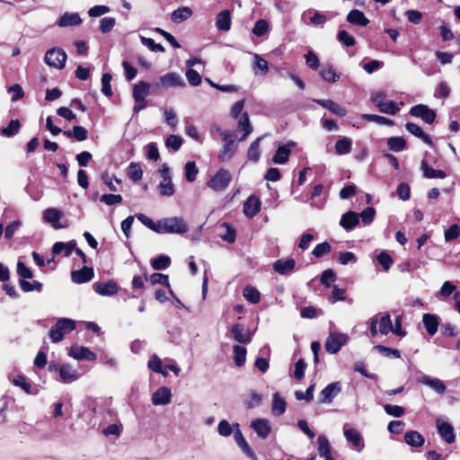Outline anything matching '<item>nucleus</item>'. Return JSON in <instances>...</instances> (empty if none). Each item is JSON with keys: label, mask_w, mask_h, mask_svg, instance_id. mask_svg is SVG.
Segmentation results:
<instances>
[{"label": "nucleus", "mask_w": 460, "mask_h": 460, "mask_svg": "<svg viewBox=\"0 0 460 460\" xmlns=\"http://www.w3.org/2000/svg\"><path fill=\"white\" fill-rule=\"evenodd\" d=\"M405 442L411 447H420L424 443V438L418 431H408L404 435Z\"/></svg>", "instance_id": "nucleus-40"}, {"label": "nucleus", "mask_w": 460, "mask_h": 460, "mask_svg": "<svg viewBox=\"0 0 460 460\" xmlns=\"http://www.w3.org/2000/svg\"><path fill=\"white\" fill-rule=\"evenodd\" d=\"M262 138L263 137H259L251 144L247 152V157L249 160L253 162L259 161L261 156L260 143L262 140Z\"/></svg>", "instance_id": "nucleus-44"}, {"label": "nucleus", "mask_w": 460, "mask_h": 460, "mask_svg": "<svg viewBox=\"0 0 460 460\" xmlns=\"http://www.w3.org/2000/svg\"><path fill=\"white\" fill-rule=\"evenodd\" d=\"M313 101L339 117H344L347 114L343 107L332 100L314 99Z\"/></svg>", "instance_id": "nucleus-18"}, {"label": "nucleus", "mask_w": 460, "mask_h": 460, "mask_svg": "<svg viewBox=\"0 0 460 460\" xmlns=\"http://www.w3.org/2000/svg\"><path fill=\"white\" fill-rule=\"evenodd\" d=\"M160 83L164 88L185 86V82L182 77L175 72H170L161 76Z\"/></svg>", "instance_id": "nucleus-14"}, {"label": "nucleus", "mask_w": 460, "mask_h": 460, "mask_svg": "<svg viewBox=\"0 0 460 460\" xmlns=\"http://www.w3.org/2000/svg\"><path fill=\"white\" fill-rule=\"evenodd\" d=\"M261 205V202L258 197L250 196L243 203V214L249 218L253 217L260 212Z\"/></svg>", "instance_id": "nucleus-13"}, {"label": "nucleus", "mask_w": 460, "mask_h": 460, "mask_svg": "<svg viewBox=\"0 0 460 460\" xmlns=\"http://www.w3.org/2000/svg\"><path fill=\"white\" fill-rule=\"evenodd\" d=\"M171 260L166 255H159L151 261V265L154 270H165L170 266Z\"/></svg>", "instance_id": "nucleus-52"}, {"label": "nucleus", "mask_w": 460, "mask_h": 460, "mask_svg": "<svg viewBox=\"0 0 460 460\" xmlns=\"http://www.w3.org/2000/svg\"><path fill=\"white\" fill-rule=\"evenodd\" d=\"M146 151V156L150 161H158L160 158L159 150L155 143H149L144 147Z\"/></svg>", "instance_id": "nucleus-55"}, {"label": "nucleus", "mask_w": 460, "mask_h": 460, "mask_svg": "<svg viewBox=\"0 0 460 460\" xmlns=\"http://www.w3.org/2000/svg\"><path fill=\"white\" fill-rule=\"evenodd\" d=\"M59 375L62 382L69 384L79 378V374L69 364H63L59 368Z\"/></svg>", "instance_id": "nucleus-22"}, {"label": "nucleus", "mask_w": 460, "mask_h": 460, "mask_svg": "<svg viewBox=\"0 0 460 460\" xmlns=\"http://www.w3.org/2000/svg\"><path fill=\"white\" fill-rule=\"evenodd\" d=\"M111 79L112 76L109 73L103 74L102 76V93L107 97L112 95V90L111 86Z\"/></svg>", "instance_id": "nucleus-59"}, {"label": "nucleus", "mask_w": 460, "mask_h": 460, "mask_svg": "<svg viewBox=\"0 0 460 460\" xmlns=\"http://www.w3.org/2000/svg\"><path fill=\"white\" fill-rule=\"evenodd\" d=\"M82 22L83 20L81 19L79 13L66 12L58 19V21L57 22V25L61 28L77 26L80 25Z\"/></svg>", "instance_id": "nucleus-17"}, {"label": "nucleus", "mask_w": 460, "mask_h": 460, "mask_svg": "<svg viewBox=\"0 0 460 460\" xmlns=\"http://www.w3.org/2000/svg\"><path fill=\"white\" fill-rule=\"evenodd\" d=\"M234 427L235 428L234 429V440L236 442V444L245 452L247 453V456L249 457H252V454L251 452V449L244 438V437L243 436V433L242 431L240 430L239 429V425L236 423V424H234Z\"/></svg>", "instance_id": "nucleus-38"}, {"label": "nucleus", "mask_w": 460, "mask_h": 460, "mask_svg": "<svg viewBox=\"0 0 460 460\" xmlns=\"http://www.w3.org/2000/svg\"><path fill=\"white\" fill-rule=\"evenodd\" d=\"M172 393L168 387L158 388L152 395L154 405H166L171 402Z\"/></svg>", "instance_id": "nucleus-16"}, {"label": "nucleus", "mask_w": 460, "mask_h": 460, "mask_svg": "<svg viewBox=\"0 0 460 460\" xmlns=\"http://www.w3.org/2000/svg\"><path fill=\"white\" fill-rule=\"evenodd\" d=\"M341 385L340 382H332L325 386L319 394L320 403H331L332 400L341 393Z\"/></svg>", "instance_id": "nucleus-9"}, {"label": "nucleus", "mask_w": 460, "mask_h": 460, "mask_svg": "<svg viewBox=\"0 0 460 460\" xmlns=\"http://www.w3.org/2000/svg\"><path fill=\"white\" fill-rule=\"evenodd\" d=\"M233 350L235 365L237 367H242L246 360V349L240 345H234Z\"/></svg>", "instance_id": "nucleus-51"}, {"label": "nucleus", "mask_w": 460, "mask_h": 460, "mask_svg": "<svg viewBox=\"0 0 460 460\" xmlns=\"http://www.w3.org/2000/svg\"><path fill=\"white\" fill-rule=\"evenodd\" d=\"M73 282L82 284L90 281L93 278V270L84 267L81 270H74L71 274Z\"/></svg>", "instance_id": "nucleus-20"}, {"label": "nucleus", "mask_w": 460, "mask_h": 460, "mask_svg": "<svg viewBox=\"0 0 460 460\" xmlns=\"http://www.w3.org/2000/svg\"><path fill=\"white\" fill-rule=\"evenodd\" d=\"M294 146H295L294 142H289L286 145L280 146L277 149V151L272 158L273 163L277 164H286L288 161V157L291 154V147H293Z\"/></svg>", "instance_id": "nucleus-15"}, {"label": "nucleus", "mask_w": 460, "mask_h": 460, "mask_svg": "<svg viewBox=\"0 0 460 460\" xmlns=\"http://www.w3.org/2000/svg\"><path fill=\"white\" fill-rule=\"evenodd\" d=\"M359 216L358 213L349 211L342 215L340 225L346 230H351L359 223Z\"/></svg>", "instance_id": "nucleus-28"}, {"label": "nucleus", "mask_w": 460, "mask_h": 460, "mask_svg": "<svg viewBox=\"0 0 460 460\" xmlns=\"http://www.w3.org/2000/svg\"><path fill=\"white\" fill-rule=\"evenodd\" d=\"M93 288L95 292L101 296H113L117 294L119 290L117 284L112 280L105 283H95Z\"/></svg>", "instance_id": "nucleus-19"}, {"label": "nucleus", "mask_w": 460, "mask_h": 460, "mask_svg": "<svg viewBox=\"0 0 460 460\" xmlns=\"http://www.w3.org/2000/svg\"><path fill=\"white\" fill-rule=\"evenodd\" d=\"M74 244L72 243H62L58 242L52 247V252L54 254L64 253L66 257H69L73 252Z\"/></svg>", "instance_id": "nucleus-45"}, {"label": "nucleus", "mask_w": 460, "mask_h": 460, "mask_svg": "<svg viewBox=\"0 0 460 460\" xmlns=\"http://www.w3.org/2000/svg\"><path fill=\"white\" fill-rule=\"evenodd\" d=\"M437 429L439 436L447 443L451 444L456 440V435L453 426L440 420H437Z\"/></svg>", "instance_id": "nucleus-12"}, {"label": "nucleus", "mask_w": 460, "mask_h": 460, "mask_svg": "<svg viewBox=\"0 0 460 460\" xmlns=\"http://www.w3.org/2000/svg\"><path fill=\"white\" fill-rule=\"evenodd\" d=\"M231 333L235 341L248 344L252 341V333L241 323H235L231 328Z\"/></svg>", "instance_id": "nucleus-10"}, {"label": "nucleus", "mask_w": 460, "mask_h": 460, "mask_svg": "<svg viewBox=\"0 0 460 460\" xmlns=\"http://www.w3.org/2000/svg\"><path fill=\"white\" fill-rule=\"evenodd\" d=\"M347 21L354 25L367 26L369 20L365 16L363 12L354 9L351 10L347 15Z\"/></svg>", "instance_id": "nucleus-32"}, {"label": "nucleus", "mask_w": 460, "mask_h": 460, "mask_svg": "<svg viewBox=\"0 0 460 460\" xmlns=\"http://www.w3.org/2000/svg\"><path fill=\"white\" fill-rule=\"evenodd\" d=\"M409 113L416 118L421 119L428 124H432L436 119V112L425 104H417L410 109Z\"/></svg>", "instance_id": "nucleus-8"}, {"label": "nucleus", "mask_w": 460, "mask_h": 460, "mask_svg": "<svg viewBox=\"0 0 460 460\" xmlns=\"http://www.w3.org/2000/svg\"><path fill=\"white\" fill-rule=\"evenodd\" d=\"M377 261L385 271L389 270L394 262L393 258L385 251L381 252L377 255Z\"/></svg>", "instance_id": "nucleus-60"}, {"label": "nucleus", "mask_w": 460, "mask_h": 460, "mask_svg": "<svg viewBox=\"0 0 460 460\" xmlns=\"http://www.w3.org/2000/svg\"><path fill=\"white\" fill-rule=\"evenodd\" d=\"M420 170L422 171L423 177L428 179H444L446 178L447 174L442 170H436L431 168L426 159H422L420 163Z\"/></svg>", "instance_id": "nucleus-25"}, {"label": "nucleus", "mask_w": 460, "mask_h": 460, "mask_svg": "<svg viewBox=\"0 0 460 460\" xmlns=\"http://www.w3.org/2000/svg\"><path fill=\"white\" fill-rule=\"evenodd\" d=\"M319 456L325 460H333L331 456V447L328 439L324 436L317 438Z\"/></svg>", "instance_id": "nucleus-35"}, {"label": "nucleus", "mask_w": 460, "mask_h": 460, "mask_svg": "<svg viewBox=\"0 0 460 460\" xmlns=\"http://www.w3.org/2000/svg\"><path fill=\"white\" fill-rule=\"evenodd\" d=\"M148 367L155 373L162 374L164 376H167V373L162 369V360L156 355L151 357L148 361Z\"/></svg>", "instance_id": "nucleus-61"}, {"label": "nucleus", "mask_w": 460, "mask_h": 460, "mask_svg": "<svg viewBox=\"0 0 460 460\" xmlns=\"http://www.w3.org/2000/svg\"><path fill=\"white\" fill-rule=\"evenodd\" d=\"M320 75L322 78L328 83H334L338 81L340 77L331 66H323L320 71Z\"/></svg>", "instance_id": "nucleus-48"}, {"label": "nucleus", "mask_w": 460, "mask_h": 460, "mask_svg": "<svg viewBox=\"0 0 460 460\" xmlns=\"http://www.w3.org/2000/svg\"><path fill=\"white\" fill-rule=\"evenodd\" d=\"M69 356L75 359L95 360L96 355L85 347H73L69 351Z\"/></svg>", "instance_id": "nucleus-24"}, {"label": "nucleus", "mask_w": 460, "mask_h": 460, "mask_svg": "<svg viewBox=\"0 0 460 460\" xmlns=\"http://www.w3.org/2000/svg\"><path fill=\"white\" fill-rule=\"evenodd\" d=\"M66 54L62 49L53 48L46 52L44 60L48 66L62 69L66 65Z\"/></svg>", "instance_id": "nucleus-6"}, {"label": "nucleus", "mask_w": 460, "mask_h": 460, "mask_svg": "<svg viewBox=\"0 0 460 460\" xmlns=\"http://www.w3.org/2000/svg\"><path fill=\"white\" fill-rule=\"evenodd\" d=\"M235 148V144L225 143L218 155L219 160L222 162L229 160L234 155Z\"/></svg>", "instance_id": "nucleus-50"}, {"label": "nucleus", "mask_w": 460, "mask_h": 460, "mask_svg": "<svg viewBox=\"0 0 460 460\" xmlns=\"http://www.w3.org/2000/svg\"><path fill=\"white\" fill-rule=\"evenodd\" d=\"M296 265L294 259L278 260L273 264V270L281 275L289 274L293 271Z\"/></svg>", "instance_id": "nucleus-23"}, {"label": "nucleus", "mask_w": 460, "mask_h": 460, "mask_svg": "<svg viewBox=\"0 0 460 460\" xmlns=\"http://www.w3.org/2000/svg\"><path fill=\"white\" fill-rule=\"evenodd\" d=\"M380 112L386 113L389 115H395L399 111V108L396 105V102L393 101H385L381 103L378 108Z\"/></svg>", "instance_id": "nucleus-58"}, {"label": "nucleus", "mask_w": 460, "mask_h": 460, "mask_svg": "<svg viewBox=\"0 0 460 460\" xmlns=\"http://www.w3.org/2000/svg\"><path fill=\"white\" fill-rule=\"evenodd\" d=\"M231 23V13L229 10H224L217 15L216 26L219 31H229Z\"/></svg>", "instance_id": "nucleus-30"}, {"label": "nucleus", "mask_w": 460, "mask_h": 460, "mask_svg": "<svg viewBox=\"0 0 460 460\" xmlns=\"http://www.w3.org/2000/svg\"><path fill=\"white\" fill-rule=\"evenodd\" d=\"M377 324L378 331L382 335H386L393 330L392 320L388 314H382Z\"/></svg>", "instance_id": "nucleus-43"}, {"label": "nucleus", "mask_w": 460, "mask_h": 460, "mask_svg": "<svg viewBox=\"0 0 460 460\" xmlns=\"http://www.w3.org/2000/svg\"><path fill=\"white\" fill-rule=\"evenodd\" d=\"M185 178L189 182H193L198 175L199 170L196 166L195 162L189 161L186 163L185 167Z\"/></svg>", "instance_id": "nucleus-53"}, {"label": "nucleus", "mask_w": 460, "mask_h": 460, "mask_svg": "<svg viewBox=\"0 0 460 460\" xmlns=\"http://www.w3.org/2000/svg\"><path fill=\"white\" fill-rule=\"evenodd\" d=\"M232 181L231 173L226 169H219L208 181L207 185L215 191L225 190Z\"/></svg>", "instance_id": "nucleus-4"}, {"label": "nucleus", "mask_w": 460, "mask_h": 460, "mask_svg": "<svg viewBox=\"0 0 460 460\" xmlns=\"http://www.w3.org/2000/svg\"><path fill=\"white\" fill-rule=\"evenodd\" d=\"M420 382L425 385H428L439 394H443L446 391V385H444L443 381L438 378H431L429 376H423L420 377Z\"/></svg>", "instance_id": "nucleus-27"}, {"label": "nucleus", "mask_w": 460, "mask_h": 460, "mask_svg": "<svg viewBox=\"0 0 460 460\" xmlns=\"http://www.w3.org/2000/svg\"><path fill=\"white\" fill-rule=\"evenodd\" d=\"M189 230L188 224L182 217H172L160 220L159 234H184Z\"/></svg>", "instance_id": "nucleus-1"}, {"label": "nucleus", "mask_w": 460, "mask_h": 460, "mask_svg": "<svg viewBox=\"0 0 460 460\" xmlns=\"http://www.w3.org/2000/svg\"><path fill=\"white\" fill-rule=\"evenodd\" d=\"M192 15V10L188 6L179 7L172 13L171 19L175 23H181Z\"/></svg>", "instance_id": "nucleus-34"}, {"label": "nucleus", "mask_w": 460, "mask_h": 460, "mask_svg": "<svg viewBox=\"0 0 460 460\" xmlns=\"http://www.w3.org/2000/svg\"><path fill=\"white\" fill-rule=\"evenodd\" d=\"M405 128L408 132H410L413 136L420 138L427 145H429V146L433 145V142H432V139L430 138V137L429 135L425 134L423 132L422 128L419 125H417L415 123L408 122V123H406Z\"/></svg>", "instance_id": "nucleus-29"}, {"label": "nucleus", "mask_w": 460, "mask_h": 460, "mask_svg": "<svg viewBox=\"0 0 460 460\" xmlns=\"http://www.w3.org/2000/svg\"><path fill=\"white\" fill-rule=\"evenodd\" d=\"M460 235V227L458 225L454 224L451 225L446 231H445V240L447 242H450L453 240H456Z\"/></svg>", "instance_id": "nucleus-64"}, {"label": "nucleus", "mask_w": 460, "mask_h": 460, "mask_svg": "<svg viewBox=\"0 0 460 460\" xmlns=\"http://www.w3.org/2000/svg\"><path fill=\"white\" fill-rule=\"evenodd\" d=\"M387 146L394 152H401L406 146V142L402 137H392L387 139Z\"/></svg>", "instance_id": "nucleus-46"}, {"label": "nucleus", "mask_w": 460, "mask_h": 460, "mask_svg": "<svg viewBox=\"0 0 460 460\" xmlns=\"http://www.w3.org/2000/svg\"><path fill=\"white\" fill-rule=\"evenodd\" d=\"M19 285L23 292H31L33 290L40 291L42 288V284L37 280L33 282L26 281L25 279H20Z\"/></svg>", "instance_id": "nucleus-56"}, {"label": "nucleus", "mask_w": 460, "mask_h": 460, "mask_svg": "<svg viewBox=\"0 0 460 460\" xmlns=\"http://www.w3.org/2000/svg\"><path fill=\"white\" fill-rule=\"evenodd\" d=\"M243 296L246 300L251 302L252 304H257L260 302L261 294L257 288L252 286H247L243 289Z\"/></svg>", "instance_id": "nucleus-49"}, {"label": "nucleus", "mask_w": 460, "mask_h": 460, "mask_svg": "<svg viewBox=\"0 0 460 460\" xmlns=\"http://www.w3.org/2000/svg\"><path fill=\"white\" fill-rule=\"evenodd\" d=\"M352 147V140L349 137H341L335 143V152L337 155H342L350 153Z\"/></svg>", "instance_id": "nucleus-39"}, {"label": "nucleus", "mask_w": 460, "mask_h": 460, "mask_svg": "<svg viewBox=\"0 0 460 460\" xmlns=\"http://www.w3.org/2000/svg\"><path fill=\"white\" fill-rule=\"evenodd\" d=\"M21 123L18 119H12L7 127L0 128V135L5 137H12L18 134Z\"/></svg>", "instance_id": "nucleus-41"}, {"label": "nucleus", "mask_w": 460, "mask_h": 460, "mask_svg": "<svg viewBox=\"0 0 460 460\" xmlns=\"http://www.w3.org/2000/svg\"><path fill=\"white\" fill-rule=\"evenodd\" d=\"M75 328V322L69 318H59L49 331V338L57 343L63 340L64 336L70 333Z\"/></svg>", "instance_id": "nucleus-2"}, {"label": "nucleus", "mask_w": 460, "mask_h": 460, "mask_svg": "<svg viewBox=\"0 0 460 460\" xmlns=\"http://www.w3.org/2000/svg\"><path fill=\"white\" fill-rule=\"evenodd\" d=\"M251 427L261 438H267L270 431V423L265 419H257L253 420L251 424Z\"/></svg>", "instance_id": "nucleus-26"}, {"label": "nucleus", "mask_w": 460, "mask_h": 460, "mask_svg": "<svg viewBox=\"0 0 460 460\" xmlns=\"http://www.w3.org/2000/svg\"><path fill=\"white\" fill-rule=\"evenodd\" d=\"M343 435L350 448L360 452L364 448V439L358 430L350 427L348 423L343 426Z\"/></svg>", "instance_id": "nucleus-5"}, {"label": "nucleus", "mask_w": 460, "mask_h": 460, "mask_svg": "<svg viewBox=\"0 0 460 460\" xmlns=\"http://www.w3.org/2000/svg\"><path fill=\"white\" fill-rule=\"evenodd\" d=\"M347 341V334L331 332L325 342V349L330 354H335L346 344Z\"/></svg>", "instance_id": "nucleus-7"}, {"label": "nucleus", "mask_w": 460, "mask_h": 460, "mask_svg": "<svg viewBox=\"0 0 460 460\" xmlns=\"http://www.w3.org/2000/svg\"><path fill=\"white\" fill-rule=\"evenodd\" d=\"M128 176L134 182H138L143 177V170L137 163L131 162L128 167Z\"/></svg>", "instance_id": "nucleus-42"}, {"label": "nucleus", "mask_w": 460, "mask_h": 460, "mask_svg": "<svg viewBox=\"0 0 460 460\" xmlns=\"http://www.w3.org/2000/svg\"><path fill=\"white\" fill-rule=\"evenodd\" d=\"M234 425H231L227 420H223L218 423L217 431L220 436L228 437L234 432Z\"/></svg>", "instance_id": "nucleus-62"}, {"label": "nucleus", "mask_w": 460, "mask_h": 460, "mask_svg": "<svg viewBox=\"0 0 460 460\" xmlns=\"http://www.w3.org/2000/svg\"><path fill=\"white\" fill-rule=\"evenodd\" d=\"M157 188L162 196L171 197L175 192L174 185L172 181V177L162 179Z\"/></svg>", "instance_id": "nucleus-36"}, {"label": "nucleus", "mask_w": 460, "mask_h": 460, "mask_svg": "<svg viewBox=\"0 0 460 460\" xmlns=\"http://www.w3.org/2000/svg\"><path fill=\"white\" fill-rule=\"evenodd\" d=\"M287 408V403L284 398H282L279 393L273 394L272 400V413L274 415H282Z\"/></svg>", "instance_id": "nucleus-37"}, {"label": "nucleus", "mask_w": 460, "mask_h": 460, "mask_svg": "<svg viewBox=\"0 0 460 460\" xmlns=\"http://www.w3.org/2000/svg\"><path fill=\"white\" fill-rule=\"evenodd\" d=\"M136 217L149 229L159 233L160 220L157 223H155L151 218L142 213L137 214Z\"/></svg>", "instance_id": "nucleus-57"}, {"label": "nucleus", "mask_w": 460, "mask_h": 460, "mask_svg": "<svg viewBox=\"0 0 460 460\" xmlns=\"http://www.w3.org/2000/svg\"><path fill=\"white\" fill-rule=\"evenodd\" d=\"M63 134L68 138L84 141L88 138V130L82 126H74L72 130H64Z\"/></svg>", "instance_id": "nucleus-33"}, {"label": "nucleus", "mask_w": 460, "mask_h": 460, "mask_svg": "<svg viewBox=\"0 0 460 460\" xmlns=\"http://www.w3.org/2000/svg\"><path fill=\"white\" fill-rule=\"evenodd\" d=\"M422 321L425 329L429 335H434L438 332L439 320L436 314H424Z\"/></svg>", "instance_id": "nucleus-31"}, {"label": "nucleus", "mask_w": 460, "mask_h": 460, "mask_svg": "<svg viewBox=\"0 0 460 460\" xmlns=\"http://www.w3.org/2000/svg\"><path fill=\"white\" fill-rule=\"evenodd\" d=\"M149 83L139 81L134 85L132 95L135 101V106L133 108L135 113L139 112L147 106V102L146 101V98L149 95Z\"/></svg>", "instance_id": "nucleus-3"}, {"label": "nucleus", "mask_w": 460, "mask_h": 460, "mask_svg": "<svg viewBox=\"0 0 460 460\" xmlns=\"http://www.w3.org/2000/svg\"><path fill=\"white\" fill-rule=\"evenodd\" d=\"M261 401L262 397L260 394L255 391H250L244 399V404L247 408L252 409L258 407L261 403Z\"/></svg>", "instance_id": "nucleus-47"}, {"label": "nucleus", "mask_w": 460, "mask_h": 460, "mask_svg": "<svg viewBox=\"0 0 460 460\" xmlns=\"http://www.w3.org/2000/svg\"><path fill=\"white\" fill-rule=\"evenodd\" d=\"M450 94V87L448 84L442 81L440 82L435 89L434 96L436 98H447Z\"/></svg>", "instance_id": "nucleus-63"}, {"label": "nucleus", "mask_w": 460, "mask_h": 460, "mask_svg": "<svg viewBox=\"0 0 460 460\" xmlns=\"http://www.w3.org/2000/svg\"><path fill=\"white\" fill-rule=\"evenodd\" d=\"M12 383L15 385L22 389L26 394H31V385L26 379L24 376H17L13 378Z\"/></svg>", "instance_id": "nucleus-54"}, {"label": "nucleus", "mask_w": 460, "mask_h": 460, "mask_svg": "<svg viewBox=\"0 0 460 460\" xmlns=\"http://www.w3.org/2000/svg\"><path fill=\"white\" fill-rule=\"evenodd\" d=\"M62 217H63L62 212L60 210H58V208H47L43 212V219L46 222L52 224L53 227L56 229L65 228L67 226V224H60L59 223V220L62 218Z\"/></svg>", "instance_id": "nucleus-11"}, {"label": "nucleus", "mask_w": 460, "mask_h": 460, "mask_svg": "<svg viewBox=\"0 0 460 460\" xmlns=\"http://www.w3.org/2000/svg\"><path fill=\"white\" fill-rule=\"evenodd\" d=\"M237 129L243 132L240 141H244L248 136L252 132L253 128L250 122V118L247 112H243L238 120Z\"/></svg>", "instance_id": "nucleus-21"}]
</instances>
